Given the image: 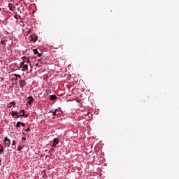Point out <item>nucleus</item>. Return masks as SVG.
Instances as JSON below:
<instances>
[{"label": "nucleus", "instance_id": "nucleus-26", "mask_svg": "<svg viewBox=\"0 0 179 179\" xmlns=\"http://www.w3.org/2000/svg\"><path fill=\"white\" fill-rule=\"evenodd\" d=\"M1 44H3V41H1Z\"/></svg>", "mask_w": 179, "mask_h": 179}, {"label": "nucleus", "instance_id": "nucleus-21", "mask_svg": "<svg viewBox=\"0 0 179 179\" xmlns=\"http://www.w3.org/2000/svg\"><path fill=\"white\" fill-rule=\"evenodd\" d=\"M6 143V145H10V140L7 141Z\"/></svg>", "mask_w": 179, "mask_h": 179}, {"label": "nucleus", "instance_id": "nucleus-6", "mask_svg": "<svg viewBox=\"0 0 179 179\" xmlns=\"http://www.w3.org/2000/svg\"><path fill=\"white\" fill-rule=\"evenodd\" d=\"M58 143H59V141H58V138H54L53 139L52 147L55 148L57 146V145H58Z\"/></svg>", "mask_w": 179, "mask_h": 179}, {"label": "nucleus", "instance_id": "nucleus-8", "mask_svg": "<svg viewBox=\"0 0 179 179\" xmlns=\"http://www.w3.org/2000/svg\"><path fill=\"white\" fill-rule=\"evenodd\" d=\"M8 8H9L10 10H13V9H15V8H16V7L15 6L14 4L9 3Z\"/></svg>", "mask_w": 179, "mask_h": 179}, {"label": "nucleus", "instance_id": "nucleus-5", "mask_svg": "<svg viewBox=\"0 0 179 179\" xmlns=\"http://www.w3.org/2000/svg\"><path fill=\"white\" fill-rule=\"evenodd\" d=\"M22 59L23 60L24 63L25 62L26 64H31V62H30V59H29L27 57H22Z\"/></svg>", "mask_w": 179, "mask_h": 179}, {"label": "nucleus", "instance_id": "nucleus-14", "mask_svg": "<svg viewBox=\"0 0 179 179\" xmlns=\"http://www.w3.org/2000/svg\"><path fill=\"white\" fill-rule=\"evenodd\" d=\"M24 62H20V69H21V68H23V66H24Z\"/></svg>", "mask_w": 179, "mask_h": 179}, {"label": "nucleus", "instance_id": "nucleus-15", "mask_svg": "<svg viewBox=\"0 0 179 179\" xmlns=\"http://www.w3.org/2000/svg\"><path fill=\"white\" fill-rule=\"evenodd\" d=\"M0 155L2 153V152H3V147H2V145H0Z\"/></svg>", "mask_w": 179, "mask_h": 179}, {"label": "nucleus", "instance_id": "nucleus-22", "mask_svg": "<svg viewBox=\"0 0 179 179\" xmlns=\"http://www.w3.org/2000/svg\"><path fill=\"white\" fill-rule=\"evenodd\" d=\"M21 125H22V127H25L26 124L21 122Z\"/></svg>", "mask_w": 179, "mask_h": 179}, {"label": "nucleus", "instance_id": "nucleus-1", "mask_svg": "<svg viewBox=\"0 0 179 179\" xmlns=\"http://www.w3.org/2000/svg\"><path fill=\"white\" fill-rule=\"evenodd\" d=\"M20 111L22 113V115H19V113H17V112H16V111H12V112H11V115H12V117H15V118H20V117H25V118H27V117H28L29 115H28L27 114V115L24 114V110L22 109V110H21Z\"/></svg>", "mask_w": 179, "mask_h": 179}, {"label": "nucleus", "instance_id": "nucleus-25", "mask_svg": "<svg viewBox=\"0 0 179 179\" xmlns=\"http://www.w3.org/2000/svg\"><path fill=\"white\" fill-rule=\"evenodd\" d=\"M36 66H38V63L35 64Z\"/></svg>", "mask_w": 179, "mask_h": 179}, {"label": "nucleus", "instance_id": "nucleus-24", "mask_svg": "<svg viewBox=\"0 0 179 179\" xmlns=\"http://www.w3.org/2000/svg\"><path fill=\"white\" fill-rule=\"evenodd\" d=\"M22 141H26V138H25V137H23V138H22Z\"/></svg>", "mask_w": 179, "mask_h": 179}, {"label": "nucleus", "instance_id": "nucleus-3", "mask_svg": "<svg viewBox=\"0 0 179 179\" xmlns=\"http://www.w3.org/2000/svg\"><path fill=\"white\" fill-rule=\"evenodd\" d=\"M19 83L20 89H23V87L27 85V83H26V80H21L19 81Z\"/></svg>", "mask_w": 179, "mask_h": 179}, {"label": "nucleus", "instance_id": "nucleus-12", "mask_svg": "<svg viewBox=\"0 0 179 179\" xmlns=\"http://www.w3.org/2000/svg\"><path fill=\"white\" fill-rule=\"evenodd\" d=\"M26 69H29V66L27 64L24 65V66L22 67V71H24Z\"/></svg>", "mask_w": 179, "mask_h": 179}, {"label": "nucleus", "instance_id": "nucleus-13", "mask_svg": "<svg viewBox=\"0 0 179 179\" xmlns=\"http://www.w3.org/2000/svg\"><path fill=\"white\" fill-rule=\"evenodd\" d=\"M21 124H22V122H17V124H16V125H15V127H16L17 128H20Z\"/></svg>", "mask_w": 179, "mask_h": 179}, {"label": "nucleus", "instance_id": "nucleus-29", "mask_svg": "<svg viewBox=\"0 0 179 179\" xmlns=\"http://www.w3.org/2000/svg\"><path fill=\"white\" fill-rule=\"evenodd\" d=\"M9 107V108H10V107H12V106H8Z\"/></svg>", "mask_w": 179, "mask_h": 179}, {"label": "nucleus", "instance_id": "nucleus-20", "mask_svg": "<svg viewBox=\"0 0 179 179\" xmlns=\"http://www.w3.org/2000/svg\"><path fill=\"white\" fill-rule=\"evenodd\" d=\"M30 127H28L27 129H25L26 132H30Z\"/></svg>", "mask_w": 179, "mask_h": 179}, {"label": "nucleus", "instance_id": "nucleus-19", "mask_svg": "<svg viewBox=\"0 0 179 179\" xmlns=\"http://www.w3.org/2000/svg\"><path fill=\"white\" fill-rule=\"evenodd\" d=\"M22 149H23V148H22V146H19V147L17 148L18 152H20V151L22 150Z\"/></svg>", "mask_w": 179, "mask_h": 179}, {"label": "nucleus", "instance_id": "nucleus-23", "mask_svg": "<svg viewBox=\"0 0 179 179\" xmlns=\"http://www.w3.org/2000/svg\"><path fill=\"white\" fill-rule=\"evenodd\" d=\"M10 104H12L13 106H15V105L16 104V103H15V102H11V103H10Z\"/></svg>", "mask_w": 179, "mask_h": 179}, {"label": "nucleus", "instance_id": "nucleus-11", "mask_svg": "<svg viewBox=\"0 0 179 179\" xmlns=\"http://www.w3.org/2000/svg\"><path fill=\"white\" fill-rule=\"evenodd\" d=\"M14 76H15L16 80H17V78H18V79H21L22 78V76H20L19 74H14Z\"/></svg>", "mask_w": 179, "mask_h": 179}, {"label": "nucleus", "instance_id": "nucleus-16", "mask_svg": "<svg viewBox=\"0 0 179 179\" xmlns=\"http://www.w3.org/2000/svg\"><path fill=\"white\" fill-rule=\"evenodd\" d=\"M15 19H20V15H14Z\"/></svg>", "mask_w": 179, "mask_h": 179}, {"label": "nucleus", "instance_id": "nucleus-4", "mask_svg": "<svg viewBox=\"0 0 179 179\" xmlns=\"http://www.w3.org/2000/svg\"><path fill=\"white\" fill-rule=\"evenodd\" d=\"M31 41H33V43H36V41H37V40H38V36H37V35L34 34L31 36Z\"/></svg>", "mask_w": 179, "mask_h": 179}, {"label": "nucleus", "instance_id": "nucleus-30", "mask_svg": "<svg viewBox=\"0 0 179 179\" xmlns=\"http://www.w3.org/2000/svg\"><path fill=\"white\" fill-rule=\"evenodd\" d=\"M38 61H39V62L41 61V59H38Z\"/></svg>", "mask_w": 179, "mask_h": 179}, {"label": "nucleus", "instance_id": "nucleus-27", "mask_svg": "<svg viewBox=\"0 0 179 179\" xmlns=\"http://www.w3.org/2000/svg\"><path fill=\"white\" fill-rule=\"evenodd\" d=\"M59 111H57V114H59Z\"/></svg>", "mask_w": 179, "mask_h": 179}, {"label": "nucleus", "instance_id": "nucleus-17", "mask_svg": "<svg viewBox=\"0 0 179 179\" xmlns=\"http://www.w3.org/2000/svg\"><path fill=\"white\" fill-rule=\"evenodd\" d=\"M12 146H16V141L15 140H13Z\"/></svg>", "mask_w": 179, "mask_h": 179}, {"label": "nucleus", "instance_id": "nucleus-7", "mask_svg": "<svg viewBox=\"0 0 179 179\" xmlns=\"http://www.w3.org/2000/svg\"><path fill=\"white\" fill-rule=\"evenodd\" d=\"M28 104H31V103L33 102V101H34V98H33V96H29L28 98Z\"/></svg>", "mask_w": 179, "mask_h": 179}, {"label": "nucleus", "instance_id": "nucleus-2", "mask_svg": "<svg viewBox=\"0 0 179 179\" xmlns=\"http://www.w3.org/2000/svg\"><path fill=\"white\" fill-rule=\"evenodd\" d=\"M59 111V109H55V110H50L48 112V114H53L54 117H57V115H59L60 113H57V112Z\"/></svg>", "mask_w": 179, "mask_h": 179}, {"label": "nucleus", "instance_id": "nucleus-18", "mask_svg": "<svg viewBox=\"0 0 179 179\" xmlns=\"http://www.w3.org/2000/svg\"><path fill=\"white\" fill-rule=\"evenodd\" d=\"M8 141H10L9 138H8V137H5L4 138L5 143H6V142H8Z\"/></svg>", "mask_w": 179, "mask_h": 179}, {"label": "nucleus", "instance_id": "nucleus-9", "mask_svg": "<svg viewBox=\"0 0 179 179\" xmlns=\"http://www.w3.org/2000/svg\"><path fill=\"white\" fill-rule=\"evenodd\" d=\"M33 51L34 54H37L38 57H41V55H43V54L38 52V50H37V49H34Z\"/></svg>", "mask_w": 179, "mask_h": 179}, {"label": "nucleus", "instance_id": "nucleus-31", "mask_svg": "<svg viewBox=\"0 0 179 179\" xmlns=\"http://www.w3.org/2000/svg\"><path fill=\"white\" fill-rule=\"evenodd\" d=\"M0 164H1V160H0Z\"/></svg>", "mask_w": 179, "mask_h": 179}, {"label": "nucleus", "instance_id": "nucleus-28", "mask_svg": "<svg viewBox=\"0 0 179 179\" xmlns=\"http://www.w3.org/2000/svg\"><path fill=\"white\" fill-rule=\"evenodd\" d=\"M22 113H23V112L21 111V112H20V114H22Z\"/></svg>", "mask_w": 179, "mask_h": 179}, {"label": "nucleus", "instance_id": "nucleus-10", "mask_svg": "<svg viewBox=\"0 0 179 179\" xmlns=\"http://www.w3.org/2000/svg\"><path fill=\"white\" fill-rule=\"evenodd\" d=\"M50 99L52 100V101L57 100L56 95H50Z\"/></svg>", "mask_w": 179, "mask_h": 179}]
</instances>
